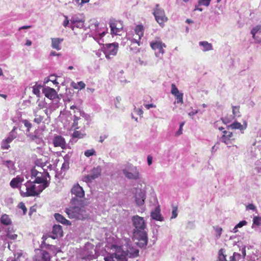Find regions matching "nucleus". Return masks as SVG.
Returning a JSON list of instances; mask_svg holds the SVG:
<instances>
[{"instance_id": "f257e3e1", "label": "nucleus", "mask_w": 261, "mask_h": 261, "mask_svg": "<svg viewBox=\"0 0 261 261\" xmlns=\"http://www.w3.org/2000/svg\"><path fill=\"white\" fill-rule=\"evenodd\" d=\"M70 203L71 206L66 208L65 210L69 218L83 220L88 217V210H87L83 200L72 198Z\"/></svg>"}, {"instance_id": "f03ea898", "label": "nucleus", "mask_w": 261, "mask_h": 261, "mask_svg": "<svg viewBox=\"0 0 261 261\" xmlns=\"http://www.w3.org/2000/svg\"><path fill=\"white\" fill-rule=\"evenodd\" d=\"M132 221L135 227L134 231V239L138 241L137 243L140 247H143L147 245L148 242L145 221L143 217L136 215L133 217Z\"/></svg>"}, {"instance_id": "7ed1b4c3", "label": "nucleus", "mask_w": 261, "mask_h": 261, "mask_svg": "<svg viewBox=\"0 0 261 261\" xmlns=\"http://www.w3.org/2000/svg\"><path fill=\"white\" fill-rule=\"evenodd\" d=\"M153 15L156 22L161 27H163L164 26V23L168 20V18L166 16L164 10L160 8L159 4L155 5Z\"/></svg>"}, {"instance_id": "20e7f679", "label": "nucleus", "mask_w": 261, "mask_h": 261, "mask_svg": "<svg viewBox=\"0 0 261 261\" xmlns=\"http://www.w3.org/2000/svg\"><path fill=\"white\" fill-rule=\"evenodd\" d=\"M123 173L125 176L132 179H138L140 178V173L137 167L130 164L123 169Z\"/></svg>"}, {"instance_id": "39448f33", "label": "nucleus", "mask_w": 261, "mask_h": 261, "mask_svg": "<svg viewBox=\"0 0 261 261\" xmlns=\"http://www.w3.org/2000/svg\"><path fill=\"white\" fill-rule=\"evenodd\" d=\"M32 176L35 177L34 180L35 183L41 184L43 183L42 186H46L47 187V176H49L47 172L43 171V172L38 171L36 169L33 168L31 171Z\"/></svg>"}, {"instance_id": "423d86ee", "label": "nucleus", "mask_w": 261, "mask_h": 261, "mask_svg": "<svg viewBox=\"0 0 261 261\" xmlns=\"http://www.w3.org/2000/svg\"><path fill=\"white\" fill-rule=\"evenodd\" d=\"M63 233V230L62 228V226L61 225H54L53 227V230H52L53 234L52 235L46 234V235L43 236V237H42V242H41L42 245H43V244L46 245V241L47 240V239L48 238H51L53 239H56L59 237H62Z\"/></svg>"}, {"instance_id": "0eeeda50", "label": "nucleus", "mask_w": 261, "mask_h": 261, "mask_svg": "<svg viewBox=\"0 0 261 261\" xmlns=\"http://www.w3.org/2000/svg\"><path fill=\"white\" fill-rule=\"evenodd\" d=\"M26 192L24 193L25 196H35L39 194L44 190L46 186H41L38 189L35 185H32V183L28 182L26 184Z\"/></svg>"}, {"instance_id": "6e6552de", "label": "nucleus", "mask_w": 261, "mask_h": 261, "mask_svg": "<svg viewBox=\"0 0 261 261\" xmlns=\"http://www.w3.org/2000/svg\"><path fill=\"white\" fill-rule=\"evenodd\" d=\"M118 49V44L117 43L107 44L104 48V54L107 59H110L112 57L116 55Z\"/></svg>"}, {"instance_id": "1a4fd4ad", "label": "nucleus", "mask_w": 261, "mask_h": 261, "mask_svg": "<svg viewBox=\"0 0 261 261\" xmlns=\"http://www.w3.org/2000/svg\"><path fill=\"white\" fill-rule=\"evenodd\" d=\"M109 23L111 28V34L115 35H120V33L123 28L122 22L112 18L110 19Z\"/></svg>"}, {"instance_id": "9d476101", "label": "nucleus", "mask_w": 261, "mask_h": 261, "mask_svg": "<svg viewBox=\"0 0 261 261\" xmlns=\"http://www.w3.org/2000/svg\"><path fill=\"white\" fill-rule=\"evenodd\" d=\"M101 169L100 166L94 167L90 172V173L84 177L86 182H92L93 180L98 178L101 175Z\"/></svg>"}, {"instance_id": "9b49d317", "label": "nucleus", "mask_w": 261, "mask_h": 261, "mask_svg": "<svg viewBox=\"0 0 261 261\" xmlns=\"http://www.w3.org/2000/svg\"><path fill=\"white\" fill-rule=\"evenodd\" d=\"M134 31L136 36L133 38L132 42L137 43L139 46L141 44V38L144 35V27L141 24L137 25Z\"/></svg>"}, {"instance_id": "f8f14e48", "label": "nucleus", "mask_w": 261, "mask_h": 261, "mask_svg": "<svg viewBox=\"0 0 261 261\" xmlns=\"http://www.w3.org/2000/svg\"><path fill=\"white\" fill-rule=\"evenodd\" d=\"M33 258L35 261H50L49 253L45 250L39 249L35 251V255Z\"/></svg>"}, {"instance_id": "ddd939ff", "label": "nucleus", "mask_w": 261, "mask_h": 261, "mask_svg": "<svg viewBox=\"0 0 261 261\" xmlns=\"http://www.w3.org/2000/svg\"><path fill=\"white\" fill-rule=\"evenodd\" d=\"M134 197L137 205L140 206L144 204L146 198L145 192L144 190L140 189H136Z\"/></svg>"}, {"instance_id": "4468645a", "label": "nucleus", "mask_w": 261, "mask_h": 261, "mask_svg": "<svg viewBox=\"0 0 261 261\" xmlns=\"http://www.w3.org/2000/svg\"><path fill=\"white\" fill-rule=\"evenodd\" d=\"M151 48L154 50H158L159 53L163 54L164 53V48L166 47L165 43L161 40H155L151 41L150 43Z\"/></svg>"}, {"instance_id": "2eb2a0df", "label": "nucleus", "mask_w": 261, "mask_h": 261, "mask_svg": "<svg viewBox=\"0 0 261 261\" xmlns=\"http://www.w3.org/2000/svg\"><path fill=\"white\" fill-rule=\"evenodd\" d=\"M72 195H74V198H83L85 195L84 191L82 187L79 184H76L73 186L71 190Z\"/></svg>"}, {"instance_id": "dca6fc26", "label": "nucleus", "mask_w": 261, "mask_h": 261, "mask_svg": "<svg viewBox=\"0 0 261 261\" xmlns=\"http://www.w3.org/2000/svg\"><path fill=\"white\" fill-rule=\"evenodd\" d=\"M42 92L47 98L53 100L58 97L56 91L49 87H45L42 90Z\"/></svg>"}, {"instance_id": "f3484780", "label": "nucleus", "mask_w": 261, "mask_h": 261, "mask_svg": "<svg viewBox=\"0 0 261 261\" xmlns=\"http://www.w3.org/2000/svg\"><path fill=\"white\" fill-rule=\"evenodd\" d=\"M234 139L232 133L226 130L223 131V135L221 137V141L226 145L231 144L232 141H234Z\"/></svg>"}, {"instance_id": "a211bd4d", "label": "nucleus", "mask_w": 261, "mask_h": 261, "mask_svg": "<svg viewBox=\"0 0 261 261\" xmlns=\"http://www.w3.org/2000/svg\"><path fill=\"white\" fill-rule=\"evenodd\" d=\"M53 144L55 147H60L64 149L66 146V142L62 136H57L53 139Z\"/></svg>"}, {"instance_id": "6ab92c4d", "label": "nucleus", "mask_w": 261, "mask_h": 261, "mask_svg": "<svg viewBox=\"0 0 261 261\" xmlns=\"http://www.w3.org/2000/svg\"><path fill=\"white\" fill-rule=\"evenodd\" d=\"M247 124L246 122H244L243 124H241V123L235 121L232 124L227 126V128H231L232 129H239L240 130H244L247 128Z\"/></svg>"}, {"instance_id": "aec40b11", "label": "nucleus", "mask_w": 261, "mask_h": 261, "mask_svg": "<svg viewBox=\"0 0 261 261\" xmlns=\"http://www.w3.org/2000/svg\"><path fill=\"white\" fill-rule=\"evenodd\" d=\"M24 179L19 176L13 178L10 181V185L12 188H17L19 185L22 183Z\"/></svg>"}, {"instance_id": "412c9836", "label": "nucleus", "mask_w": 261, "mask_h": 261, "mask_svg": "<svg viewBox=\"0 0 261 261\" xmlns=\"http://www.w3.org/2000/svg\"><path fill=\"white\" fill-rule=\"evenodd\" d=\"M63 41V39L59 38H51V46L53 48L59 50L61 49V43Z\"/></svg>"}, {"instance_id": "4be33fe9", "label": "nucleus", "mask_w": 261, "mask_h": 261, "mask_svg": "<svg viewBox=\"0 0 261 261\" xmlns=\"http://www.w3.org/2000/svg\"><path fill=\"white\" fill-rule=\"evenodd\" d=\"M151 217L153 219L157 221H162L163 220V218L160 214V210L158 208H156L153 212H151Z\"/></svg>"}, {"instance_id": "5701e85b", "label": "nucleus", "mask_w": 261, "mask_h": 261, "mask_svg": "<svg viewBox=\"0 0 261 261\" xmlns=\"http://www.w3.org/2000/svg\"><path fill=\"white\" fill-rule=\"evenodd\" d=\"M54 216L57 221L62 224L67 225L71 224V223L69 220L66 219L62 215L60 214L56 213L55 214Z\"/></svg>"}, {"instance_id": "b1692460", "label": "nucleus", "mask_w": 261, "mask_h": 261, "mask_svg": "<svg viewBox=\"0 0 261 261\" xmlns=\"http://www.w3.org/2000/svg\"><path fill=\"white\" fill-rule=\"evenodd\" d=\"M2 165L6 166L10 171L15 170V163L11 160H3Z\"/></svg>"}, {"instance_id": "393cba45", "label": "nucleus", "mask_w": 261, "mask_h": 261, "mask_svg": "<svg viewBox=\"0 0 261 261\" xmlns=\"http://www.w3.org/2000/svg\"><path fill=\"white\" fill-rule=\"evenodd\" d=\"M1 223L5 225H9L12 224V221L9 216L7 214L3 215L1 217Z\"/></svg>"}, {"instance_id": "a878e982", "label": "nucleus", "mask_w": 261, "mask_h": 261, "mask_svg": "<svg viewBox=\"0 0 261 261\" xmlns=\"http://www.w3.org/2000/svg\"><path fill=\"white\" fill-rule=\"evenodd\" d=\"M34 115L35 117L34 122L35 123L39 124L43 122L44 119V116L43 115L38 114L37 112H34Z\"/></svg>"}, {"instance_id": "bb28decb", "label": "nucleus", "mask_w": 261, "mask_h": 261, "mask_svg": "<svg viewBox=\"0 0 261 261\" xmlns=\"http://www.w3.org/2000/svg\"><path fill=\"white\" fill-rule=\"evenodd\" d=\"M15 230L13 228L9 227L7 232V237L12 240H15L17 238V234L14 233Z\"/></svg>"}, {"instance_id": "cd10ccee", "label": "nucleus", "mask_w": 261, "mask_h": 261, "mask_svg": "<svg viewBox=\"0 0 261 261\" xmlns=\"http://www.w3.org/2000/svg\"><path fill=\"white\" fill-rule=\"evenodd\" d=\"M71 86L74 89L82 90L85 88L86 85L83 81H80L77 83L75 82H72Z\"/></svg>"}, {"instance_id": "c85d7f7f", "label": "nucleus", "mask_w": 261, "mask_h": 261, "mask_svg": "<svg viewBox=\"0 0 261 261\" xmlns=\"http://www.w3.org/2000/svg\"><path fill=\"white\" fill-rule=\"evenodd\" d=\"M199 45L203 47V51H208L213 49V46L211 43L207 41H201L199 42Z\"/></svg>"}, {"instance_id": "c756f323", "label": "nucleus", "mask_w": 261, "mask_h": 261, "mask_svg": "<svg viewBox=\"0 0 261 261\" xmlns=\"http://www.w3.org/2000/svg\"><path fill=\"white\" fill-rule=\"evenodd\" d=\"M41 88V86L40 85H38L36 84L35 85L33 86V93L37 96L38 97H40V89Z\"/></svg>"}, {"instance_id": "7c9ffc66", "label": "nucleus", "mask_w": 261, "mask_h": 261, "mask_svg": "<svg viewBox=\"0 0 261 261\" xmlns=\"http://www.w3.org/2000/svg\"><path fill=\"white\" fill-rule=\"evenodd\" d=\"M16 127H14L10 133L9 136L7 138L8 141L12 142L14 139L17 137V133L15 132Z\"/></svg>"}, {"instance_id": "2f4dec72", "label": "nucleus", "mask_w": 261, "mask_h": 261, "mask_svg": "<svg viewBox=\"0 0 261 261\" xmlns=\"http://www.w3.org/2000/svg\"><path fill=\"white\" fill-rule=\"evenodd\" d=\"M232 114H233V118H234L236 117L240 116V106H232Z\"/></svg>"}, {"instance_id": "473e14b6", "label": "nucleus", "mask_w": 261, "mask_h": 261, "mask_svg": "<svg viewBox=\"0 0 261 261\" xmlns=\"http://www.w3.org/2000/svg\"><path fill=\"white\" fill-rule=\"evenodd\" d=\"M224 249H220L218 252V258L217 261H226V255L224 254Z\"/></svg>"}, {"instance_id": "72a5a7b5", "label": "nucleus", "mask_w": 261, "mask_h": 261, "mask_svg": "<svg viewBox=\"0 0 261 261\" xmlns=\"http://www.w3.org/2000/svg\"><path fill=\"white\" fill-rule=\"evenodd\" d=\"M258 32H261L260 25H257L252 29L251 34L252 35V37L253 38H254L255 34Z\"/></svg>"}, {"instance_id": "f704fd0d", "label": "nucleus", "mask_w": 261, "mask_h": 261, "mask_svg": "<svg viewBox=\"0 0 261 261\" xmlns=\"http://www.w3.org/2000/svg\"><path fill=\"white\" fill-rule=\"evenodd\" d=\"M11 142V141H8V139L6 138L3 141L1 146L2 148L3 149H8L10 147L9 143Z\"/></svg>"}, {"instance_id": "c9c22d12", "label": "nucleus", "mask_w": 261, "mask_h": 261, "mask_svg": "<svg viewBox=\"0 0 261 261\" xmlns=\"http://www.w3.org/2000/svg\"><path fill=\"white\" fill-rule=\"evenodd\" d=\"M84 136V135L81 132L75 130L73 132L72 135V137L73 138H83Z\"/></svg>"}, {"instance_id": "e433bc0d", "label": "nucleus", "mask_w": 261, "mask_h": 261, "mask_svg": "<svg viewBox=\"0 0 261 261\" xmlns=\"http://www.w3.org/2000/svg\"><path fill=\"white\" fill-rule=\"evenodd\" d=\"M95 151L94 149H88L85 151L84 154L87 157H90V156L95 155Z\"/></svg>"}, {"instance_id": "4c0bfd02", "label": "nucleus", "mask_w": 261, "mask_h": 261, "mask_svg": "<svg viewBox=\"0 0 261 261\" xmlns=\"http://www.w3.org/2000/svg\"><path fill=\"white\" fill-rule=\"evenodd\" d=\"M253 224L256 226H259L261 225V217L258 216H255L253 219Z\"/></svg>"}, {"instance_id": "58836bf2", "label": "nucleus", "mask_w": 261, "mask_h": 261, "mask_svg": "<svg viewBox=\"0 0 261 261\" xmlns=\"http://www.w3.org/2000/svg\"><path fill=\"white\" fill-rule=\"evenodd\" d=\"M113 254H116V259L118 260V261H125V256L122 254H119L118 253H113Z\"/></svg>"}, {"instance_id": "ea45409f", "label": "nucleus", "mask_w": 261, "mask_h": 261, "mask_svg": "<svg viewBox=\"0 0 261 261\" xmlns=\"http://www.w3.org/2000/svg\"><path fill=\"white\" fill-rule=\"evenodd\" d=\"M18 207L20 209L22 210L23 215H25L27 212V208L25 206V204L23 202H20L18 204Z\"/></svg>"}, {"instance_id": "a19ab883", "label": "nucleus", "mask_w": 261, "mask_h": 261, "mask_svg": "<svg viewBox=\"0 0 261 261\" xmlns=\"http://www.w3.org/2000/svg\"><path fill=\"white\" fill-rule=\"evenodd\" d=\"M22 123L24 124V126L27 127V131L30 132L32 126V123L26 119L22 120Z\"/></svg>"}, {"instance_id": "79ce46f5", "label": "nucleus", "mask_w": 261, "mask_h": 261, "mask_svg": "<svg viewBox=\"0 0 261 261\" xmlns=\"http://www.w3.org/2000/svg\"><path fill=\"white\" fill-rule=\"evenodd\" d=\"M116 254H111L109 256L106 257L105 258V261H118V260L116 259Z\"/></svg>"}, {"instance_id": "37998d69", "label": "nucleus", "mask_w": 261, "mask_h": 261, "mask_svg": "<svg viewBox=\"0 0 261 261\" xmlns=\"http://www.w3.org/2000/svg\"><path fill=\"white\" fill-rule=\"evenodd\" d=\"M233 117L228 118V117H225L223 118H221V120L223 123L224 124H227L231 122V121L233 119Z\"/></svg>"}, {"instance_id": "c03bdc74", "label": "nucleus", "mask_w": 261, "mask_h": 261, "mask_svg": "<svg viewBox=\"0 0 261 261\" xmlns=\"http://www.w3.org/2000/svg\"><path fill=\"white\" fill-rule=\"evenodd\" d=\"M211 0H199L198 3L200 5L208 6L210 5Z\"/></svg>"}, {"instance_id": "a18cd8bd", "label": "nucleus", "mask_w": 261, "mask_h": 261, "mask_svg": "<svg viewBox=\"0 0 261 261\" xmlns=\"http://www.w3.org/2000/svg\"><path fill=\"white\" fill-rule=\"evenodd\" d=\"M177 216V206L173 207L171 218H175Z\"/></svg>"}, {"instance_id": "49530a36", "label": "nucleus", "mask_w": 261, "mask_h": 261, "mask_svg": "<svg viewBox=\"0 0 261 261\" xmlns=\"http://www.w3.org/2000/svg\"><path fill=\"white\" fill-rule=\"evenodd\" d=\"M178 90L176 87L175 85L174 84H172L171 85V93L172 94H176L178 93Z\"/></svg>"}, {"instance_id": "de8ad7c7", "label": "nucleus", "mask_w": 261, "mask_h": 261, "mask_svg": "<svg viewBox=\"0 0 261 261\" xmlns=\"http://www.w3.org/2000/svg\"><path fill=\"white\" fill-rule=\"evenodd\" d=\"M214 228L217 233V236L220 237L221 234V232L222 231V228L221 227H219L218 226H214Z\"/></svg>"}, {"instance_id": "09e8293b", "label": "nucleus", "mask_w": 261, "mask_h": 261, "mask_svg": "<svg viewBox=\"0 0 261 261\" xmlns=\"http://www.w3.org/2000/svg\"><path fill=\"white\" fill-rule=\"evenodd\" d=\"M177 100V103H183V93L181 94H179L178 95H176L175 97Z\"/></svg>"}, {"instance_id": "8fccbe9b", "label": "nucleus", "mask_w": 261, "mask_h": 261, "mask_svg": "<svg viewBox=\"0 0 261 261\" xmlns=\"http://www.w3.org/2000/svg\"><path fill=\"white\" fill-rule=\"evenodd\" d=\"M247 224V222L245 220L240 221L235 227L234 228H241L243 227L244 225H246Z\"/></svg>"}, {"instance_id": "3c124183", "label": "nucleus", "mask_w": 261, "mask_h": 261, "mask_svg": "<svg viewBox=\"0 0 261 261\" xmlns=\"http://www.w3.org/2000/svg\"><path fill=\"white\" fill-rule=\"evenodd\" d=\"M81 114L80 111V113H74V115L73 116L74 119H73V121L76 120V121H78L79 120H80L81 119Z\"/></svg>"}, {"instance_id": "603ef678", "label": "nucleus", "mask_w": 261, "mask_h": 261, "mask_svg": "<svg viewBox=\"0 0 261 261\" xmlns=\"http://www.w3.org/2000/svg\"><path fill=\"white\" fill-rule=\"evenodd\" d=\"M15 259L14 261H18L19 258L22 256V253L21 252H18L14 254Z\"/></svg>"}, {"instance_id": "864d4df0", "label": "nucleus", "mask_w": 261, "mask_h": 261, "mask_svg": "<svg viewBox=\"0 0 261 261\" xmlns=\"http://www.w3.org/2000/svg\"><path fill=\"white\" fill-rule=\"evenodd\" d=\"M247 210H250L252 211H254L256 209V207L255 205L252 203L249 204L246 206Z\"/></svg>"}, {"instance_id": "5fc2aeb1", "label": "nucleus", "mask_w": 261, "mask_h": 261, "mask_svg": "<svg viewBox=\"0 0 261 261\" xmlns=\"http://www.w3.org/2000/svg\"><path fill=\"white\" fill-rule=\"evenodd\" d=\"M184 125V123H181L180 125L179 129V130L176 132V135L177 136H179L182 133V126Z\"/></svg>"}, {"instance_id": "6e6d98bb", "label": "nucleus", "mask_w": 261, "mask_h": 261, "mask_svg": "<svg viewBox=\"0 0 261 261\" xmlns=\"http://www.w3.org/2000/svg\"><path fill=\"white\" fill-rule=\"evenodd\" d=\"M72 128H74V129L79 128L78 121H76V120H73V122L72 125Z\"/></svg>"}, {"instance_id": "4d7b16f0", "label": "nucleus", "mask_w": 261, "mask_h": 261, "mask_svg": "<svg viewBox=\"0 0 261 261\" xmlns=\"http://www.w3.org/2000/svg\"><path fill=\"white\" fill-rule=\"evenodd\" d=\"M108 137V135L105 134L100 137L99 142L102 143L103 141Z\"/></svg>"}, {"instance_id": "13d9d810", "label": "nucleus", "mask_w": 261, "mask_h": 261, "mask_svg": "<svg viewBox=\"0 0 261 261\" xmlns=\"http://www.w3.org/2000/svg\"><path fill=\"white\" fill-rule=\"evenodd\" d=\"M65 19L64 20V21L63 22V26L64 27H66L69 23V20L68 19L67 16H65Z\"/></svg>"}, {"instance_id": "bf43d9fd", "label": "nucleus", "mask_w": 261, "mask_h": 261, "mask_svg": "<svg viewBox=\"0 0 261 261\" xmlns=\"http://www.w3.org/2000/svg\"><path fill=\"white\" fill-rule=\"evenodd\" d=\"M145 107L147 109L149 110L151 108H155V106L153 104H146L144 105Z\"/></svg>"}, {"instance_id": "052dcab7", "label": "nucleus", "mask_w": 261, "mask_h": 261, "mask_svg": "<svg viewBox=\"0 0 261 261\" xmlns=\"http://www.w3.org/2000/svg\"><path fill=\"white\" fill-rule=\"evenodd\" d=\"M152 162V158L150 155L147 156V163L148 165H150Z\"/></svg>"}, {"instance_id": "680f3d73", "label": "nucleus", "mask_w": 261, "mask_h": 261, "mask_svg": "<svg viewBox=\"0 0 261 261\" xmlns=\"http://www.w3.org/2000/svg\"><path fill=\"white\" fill-rule=\"evenodd\" d=\"M70 109H75V110L74 111V113H80V110L79 109H77V108H76V106H71Z\"/></svg>"}, {"instance_id": "e2e57ef3", "label": "nucleus", "mask_w": 261, "mask_h": 261, "mask_svg": "<svg viewBox=\"0 0 261 261\" xmlns=\"http://www.w3.org/2000/svg\"><path fill=\"white\" fill-rule=\"evenodd\" d=\"M36 212V209L34 206H32L29 211V215L31 216L34 212Z\"/></svg>"}, {"instance_id": "0e129e2a", "label": "nucleus", "mask_w": 261, "mask_h": 261, "mask_svg": "<svg viewBox=\"0 0 261 261\" xmlns=\"http://www.w3.org/2000/svg\"><path fill=\"white\" fill-rule=\"evenodd\" d=\"M60 54H57L55 51H51V53H50V56H59Z\"/></svg>"}, {"instance_id": "69168bd1", "label": "nucleus", "mask_w": 261, "mask_h": 261, "mask_svg": "<svg viewBox=\"0 0 261 261\" xmlns=\"http://www.w3.org/2000/svg\"><path fill=\"white\" fill-rule=\"evenodd\" d=\"M236 257L235 256V255L233 254L232 256H231L229 257V261H236Z\"/></svg>"}, {"instance_id": "338daca9", "label": "nucleus", "mask_w": 261, "mask_h": 261, "mask_svg": "<svg viewBox=\"0 0 261 261\" xmlns=\"http://www.w3.org/2000/svg\"><path fill=\"white\" fill-rule=\"evenodd\" d=\"M90 1V0H81V3L80 4V5L82 6L85 3H87Z\"/></svg>"}, {"instance_id": "774afa93", "label": "nucleus", "mask_w": 261, "mask_h": 261, "mask_svg": "<svg viewBox=\"0 0 261 261\" xmlns=\"http://www.w3.org/2000/svg\"><path fill=\"white\" fill-rule=\"evenodd\" d=\"M30 28H31L30 25H24V26L20 27L19 30H22V29H27Z\"/></svg>"}]
</instances>
